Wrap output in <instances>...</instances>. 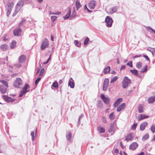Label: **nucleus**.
<instances>
[{"instance_id":"nucleus-1","label":"nucleus","mask_w":155,"mask_h":155,"mask_svg":"<svg viewBox=\"0 0 155 155\" xmlns=\"http://www.w3.org/2000/svg\"><path fill=\"white\" fill-rule=\"evenodd\" d=\"M68 12L66 14V15L63 17L64 19L65 20L68 19L70 17V19H71L72 18H74L76 17L77 15L76 12H75V8H74L73 11L71 15V8L70 7L68 8Z\"/></svg>"},{"instance_id":"nucleus-2","label":"nucleus","mask_w":155,"mask_h":155,"mask_svg":"<svg viewBox=\"0 0 155 155\" xmlns=\"http://www.w3.org/2000/svg\"><path fill=\"white\" fill-rule=\"evenodd\" d=\"M131 81L130 79L126 76L124 78L122 81V87L123 88H125L128 87Z\"/></svg>"},{"instance_id":"nucleus-3","label":"nucleus","mask_w":155,"mask_h":155,"mask_svg":"<svg viewBox=\"0 0 155 155\" xmlns=\"http://www.w3.org/2000/svg\"><path fill=\"white\" fill-rule=\"evenodd\" d=\"M22 84V80L20 78H17L14 82L13 85L16 87L20 88L21 87Z\"/></svg>"},{"instance_id":"nucleus-4","label":"nucleus","mask_w":155,"mask_h":155,"mask_svg":"<svg viewBox=\"0 0 155 155\" xmlns=\"http://www.w3.org/2000/svg\"><path fill=\"white\" fill-rule=\"evenodd\" d=\"M106 25L107 27H111L113 22L112 19L109 16H107L105 19Z\"/></svg>"},{"instance_id":"nucleus-5","label":"nucleus","mask_w":155,"mask_h":155,"mask_svg":"<svg viewBox=\"0 0 155 155\" xmlns=\"http://www.w3.org/2000/svg\"><path fill=\"white\" fill-rule=\"evenodd\" d=\"M117 129L116 124L114 123H111L108 130V132L111 133V134L113 135L114 134L115 131Z\"/></svg>"},{"instance_id":"nucleus-6","label":"nucleus","mask_w":155,"mask_h":155,"mask_svg":"<svg viewBox=\"0 0 155 155\" xmlns=\"http://www.w3.org/2000/svg\"><path fill=\"white\" fill-rule=\"evenodd\" d=\"M49 46V42L47 39L45 38L42 42L41 48L42 50H44L46 48L48 47Z\"/></svg>"},{"instance_id":"nucleus-7","label":"nucleus","mask_w":155,"mask_h":155,"mask_svg":"<svg viewBox=\"0 0 155 155\" xmlns=\"http://www.w3.org/2000/svg\"><path fill=\"white\" fill-rule=\"evenodd\" d=\"M24 0H19L16 5L15 7V8L19 11L22 7L24 5Z\"/></svg>"},{"instance_id":"nucleus-8","label":"nucleus","mask_w":155,"mask_h":155,"mask_svg":"<svg viewBox=\"0 0 155 155\" xmlns=\"http://www.w3.org/2000/svg\"><path fill=\"white\" fill-rule=\"evenodd\" d=\"M109 80L107 78H105L104 81L103 90V91H106L107 90L109 85Z\"/></svg>"},{"instance_id":"nucleus-9","label":"nucleus","mask_w":155,"mask_h":155,"mask_svg":"<svg viewBox=\"0 0 155 155\" xmlns=\"http://www.w3.org/2000/svg\"><path fill=\"white\" fill-rule=\"evenodd\" d=\"M134 137V134L133 133H129L125 137V140L128 141L132 140Z\"/></svg>"},{"instance_id":"nucleus-10","label":"nucleus","mask_w":155,"mask_h":155,"mask_svg":"<svg viewBox=\"0 0 155 155\" xmlns=\"http://www.w3.org/2000/svg\"><path fill=\"white\" fill-rule=\"evenodd\" d=\"M101 97L104 103L106 104H108L109 103L110 101L109 99L105 97L103 94L101 95Z\"/></svg>"},{"instance_id":"nucleus-11","label":"nucleus","mask_w":155,"mask_h":155,"mask_svg":"<svg viewBox=\"0 0 155 155\" xmlns=\"http://www.w3.org/2000/svg\"><path fill=\"white\" fill-rule=\"evenodd\" d=\"M22 32V30L20 28L16 29L14 30L13 33L15 35L20 36Z\"/></svg>"},{"instance_id":"nucleus-12","label":"nucleus","mask_w":155,"mask_h":155,"mask_svg":"<svg viewBox=\"0 0 155 155\" xmlns=\"http://www.w3.org/2000/svg\"><path fill=\"white\" fill-rule=\"evenodd\" d=\"M118 8V7L117 6L113 7L108 9V12L111 14L116 12Z\"/></svg>"},{"instance_id":"nucleus-13","label":"nucleus","mask_w":155,"mask_h":155,"mask_svg":"<svg viewBox=\"0 0 155 155\" xmlns=\"http://www.w3.org/2000/svg\"><path fill=\"white\" fill-rule=\"evenodd\" d=\"M3 97L4 100L8 102H12L15 101V99H12L11 97H9L7 95H4L3 96Z\"/></svg>"},{"instance_id":"nucleus-14","label":"nucleus","mask_w":155,"mask_h":155,"mask_svg":"<svg viewBox=\"0 0 155 155\" xmlns=\"http://www.w3.org/2000/svg\"><path fill=\"white\" fill-rule=\"evenodd\" d=\"M30 87L28 84H25V86L23 88L22 91H23L26 93L29 91Z\"/></svg>"},{"instance_id":"nucleus-15","label":"nucleus","mask_w":155,"mask_h":155,"mask_svg":"<svg viewBox=\"0 0 155 155\" xmlns=\"http://www.w3.org/2000/svg\"><path fill=\"white\" fill-rule=\"evenodd\" d=\"M138 146V144L136 142H133L129 147V149L132 150H134Z\"/></svg>"},{"instance_id":"nucleus-16","label":"nucleus","mask_w":155,"mask_h":155,"mask_svg":"<svg viewBox=\"0 0 155 155\" xmlns=\"http://www.w3.org/2000/svg\"><path fill=\"white\" fill-rule=\"evenodd\" d=\"M6 87L4 86L3 85H0V91L2 94H5L7 91Z\"/></svg>"},{"instance_id":"nucleus-17","label":"nucleus","mask_w":155,"mask_h":155,"mask_svg":"<svg viewBox=\"0 0 155 155\" xmlns=\"http://www.w3.org/2000/svg\"><path fill=\"white\" fill-rule=\"evenodd\" d=\"M148 125V123L146 122H145L141 124L140 126V130L141 131L143 130Z\"/></svg>"},{"instance_id":"nucleus-18","label":"nucleus","mask_w":155,"mask_h":155,"mask_svg":"<svg viewBox=\"0 0 155 155\" xmlns=\"http://www.w3.org/2000/svg\"><path fill=\"white\" fill-rule=\"evenodd\" d=\"M89 6L90 8L94 9L96 6V2L95 1H92L90 2L89 4Z\"/></svg>"},{"instance_id":"nucleus-19","label":"nucleus","mask_w":155,"mask_h":155,"mask_svg":"<svg viewBox=\"0 0 155 155\" xmlns=\"http://www.w3.org/2000/svg\"><path fill=\"white\" fill-rule=\"evenodd\" d=\"M155 101V95L151 96L147 99V101L149 104L153 103Z\"/></svg>"},{"instance_id":"nucleus-20","label":"nucleus","mask_w":155,"mask_h":155,"mask_svg":"<svg viewBox=\"0 0 155 155\" xmlns=\"http://www.w3.org/2000/svg\"><path fill=\"white\" fill-rule=\"evenodd\" d=\"M125 107V104L124 103L120 105L117 108V110L118 112L124 109Z\"/></svg>"},{"instance_id":"nucleus-21","label":"nucleus","mask_w":155,"mask_h":155,"mask_svg":"<svg viewBox=\"0 0 155 155\" xmlns=\"http://www.w3.org/2000/svg\"><path fill=\"white\" fill-rule=\"evenodd\" d=\"M122 98H119L114 103V107H117L118 105L122 102Z\"/></svg>"},{"instance_id":"nucleus-22","label":"nucleus","mask_w":155,"mask_h":155,"mask_svg":"<svg viewBox=\"0 0 155 155\" xmlns=\"http://www.w3.org/2000/svg\"><path fill=\"white\" fill-rule=\"evenodd\" d=\"M26 59V57L25 55H24L20 56L19 58V61L20 63L24 62Z\"/></svg>"},{"instance_id":"nucleus-23","label":"nucleus","mask_w":155,"mask_h":155,"mask_svg":"<svg viewBox=\"0 0 155 155\" xmlns=\"http://www.w3.org/2000/svg\"><path fill=\"white\" fill-rule=\"evenodd\" d=\"M1 49L3 51L7 50L8 48V45L6 44H3L1 45L0 47Z\"/></svg>"},{"instance_id":"nucleus-24","label":"nucleus","mask_w":155,"mask_h":155,"mask_svg":"<svg viewBox=\"0 0 155 155\" xmlns=\"http://www.w3.org/2000/svg\"><path fill=\"white\" fill-rule=\"evenodd\" d=\"M149 117L148 116H145V115L140 114L138 117V119L139 121L145 118H148Z\"/></svg>"},{"instance_id":"nucleus-25","label":"nucleus","mask_w":155,"mask_h":155,"mask_svg":"<svg viewBox=\"0 0 155 155\" xmlns=\"http://www.w3.org/2000/svg\"><path fill=\"white\" fill-rule=\"evenodd\" d=\"M75 6L77 11L81 7V5L80 4V2L78 0H77L75 2Z\"/></svg>"},{"instance_id":"nucleus-26","label":"nucleus","mask_w":155,"mask_h":155,"mask_svg":"<svg viewBox=\"0 0 155 155\" xmlns=\"http://www.w3.org/2000/svg\"><path fill=\"white\" fill-rule=\"evenodd\" d=\"M14 5V3L13 2H8L7 4V8L12 10Z\"/></svg>"},{"instance_id":"nucleus-27","label":"nucleus","mask_w":155,"mask_h":155,"mask_svg":"<svg viewBox=\"0 0 155 155\" xmlns=\"http://www.w3.org/2000/svg\"><path fill=\"white\" fill-rule=\"evenodd\" d=\"M66 137L68 140L69 141L71 140L72 137V134L70 132H67Z\"/></svg>"},{"instance_id":"nucleus-28","label":"nucleus","mask_w":155,"mask_h":155,"mask_svg":"<svg viewBox=\"0 0 155 155\" xmlns=\"http://www.w3.org/2000/svg\"><path fill=\"white\" fill-rule=\"evenodd\" d=\"M130 72L136 76H139V73L137 71L136 69L130 70Z\"/></svg>"},{"instance_id":"nucleus-29","label":"nucleus","mask_w":155,"mask_h":155,"mask_svg":"<svg viewBox=\"0 0 155 155\" xmlns=\"http://www.w3.org/2000/svg\"><path fill=\"white\" fill-rule=\"evenodd\" d=\"M68 86H70L71 88H74V81H69L68 83Z\"/></svg>"},{"instance_id":"nucleus-30","label":"nucleus","mask_w":155,"mask_h":155,"mask_svg":"<svg viewBox=\"0 0 155 155\" xmlns=\"http://www.w3.org/2000/svg\"><path fill=\"white\" fill-rule=\"evenodd\" d=\"M98 130L101 133H104L105 132V129L104 128L101 126L98 127Z\"/></svg>"},{"instance_id":"nucleus-31","label":"nucleus","mask_w":155,"mask_h":155,"mask_svg":"<svg viewBox=\"0 0 155 155\" xmlns=\"http://www.w3.org/2000/svg\"><path fill=\"white\" fill-rule=\"evenodd\" d=\"M97 107L100 108H102L103 107V103L101 101H99L97 104Z\"/></svg>"},{"instance_id":"nucleus-32","label":"nucleus","mask_w":155,"mask_h":155,"mask_svg":"<svg viewBox=\"0 0 155 155\" xmlns=\"http://www.w3.org/2000/svg\"><path fill=\"white\" fill-rule=\"evenodd\" d=\"M110 71V67L109 66H107L104 69V73L105 74H106L109 72Z\"/></svg>"},{"instance_id":"nucleus-33","label":"nucleus","mask_w":155,"mask_h":155,"mask_svg":"<svg viewBox=\"0 0 155 155\" xmlns=\"http://www.w3.org/2000/svg\"><path fill=\"white\" fill-rule=\"evenodd\" d=\"M16 42L15 41H13L10 44V48L12 49L14 48L16 45Z\"/></svg>"},{"instance_id":"nucleus-34","label":"nucleus","mask_w":155,"mask_h":155,"mask_svg":"<svg viewBox=\"0 0 155 155\" xmlns=\"http://www.w3.org/2000/svg\"><path fill=\"white\" fill-rule=\"evenodd\" d=\"M118 77L117 76H115L111 78L110 81V83H112L116 81L118 79Z\"/></svg>"},{"instance_id":"nucleus-35","label":"nucleus","mask_w":155,"mask_h":155,"mask_svg":"<svg viewBox=\"0 0 155 155\" xmlns=\"http://www.w3.org/2000/svg\"><path fill=\"white\" fill-rule=\"evenodd\" d=\"M138 111L139 113L143 112V106L142 105H140L138 107Z\"/></svg>"},{"instance_id":"nucleus-36","label":"nucleus","mask_w":155,"mask_h":155,"mask_svg":"<svg viewBox=\"0 0 155 155\" xmlns=\"http://www.w3.org/2000/svg\"><path fill=\"white\" fill-rule=\"evenodd\" d=\"M147 31H149V32H153L155 34V30H154L153 29L150 27L149 26L147 27Z\"/></svg>"},{"instance_id":"nucleus-37","label":"nucleus","mask_w":155,"mask_h":155,"mask_svg":"<svg viewBox=\"0 0 155 155\" xmlns=\"http://www.w3.org/2000/svg\"><path fill=\"white\" fill-rule=\"evenodd\" d=\"M115 117V116L113 112L111 113L109 116V119L111 120H114Z\"/></svg>"},{"instance_id":"nucleus-38","label":"nucleus","mask_w":155,"mask_h":155,"mask_svg":"<svg viewBox=\"0 0 155 155\" xmlns=\"http://www.w3.org/2000/svg\"><path fill=\"white\" fill-rule=\"evenodd\" d=\"M142 66V63L141 62H139L137 63L136 67L138 69H140Z\"/></svg>"},{"instance_id":"nucleus-39","label":"nucleus","mask_w":155,"mask_h":155,"mask_svg":"<svg viewBox=\"0 0 155 155\" xmlns=\"http://www.w3.org/2000/svg\"><path fill=\"white\" fill-rule=\"evenodd\" d=\"M0 82L3 84L4 85V86L6 87H8V83L6 81L3 80H0Z\"/></svg>"},{"instance_id":"nucleus-40","label":"nucleus","mask_w":155,"mask_h":155,"mask_svg":"<svg viewBox=\"0 0 155 155\" xmlns=\"http://www.w3.org/2000/svg\"><path fill=\"white\" fill-rule=\"evenodd\" d=\"M149 137V134H147L143 137L142 140L143 141L145 140H147L148 138Z\"/></svg>"},{"instance_id":"nucleus-41","label":"nucleus","mask_w":155,"mask_h":155,"mask_svg":"<svg viewBox=\"0 0 155 155\" xmlns=\"http://www.w3.org/2000/svg\"><path fill=\"white\" fill-rule=\"evenodd\" d=\"M74 44L78 47H80L81 46V44L80 43H79L77 40H75L74 41Z\"/></svg>"},{"instance_id":"nucleus-42","label":"nucleus","mask_w":155,"mask_h":155,"mask_svg":"<svg viewBox=\"0 0 155 155\" xmlns=\"http://www.w3.org/2000/svg\"><path fill=\"white\" fill-rule=\"evenodd\" d=\"M89 41V39L88 37H87L85 39L84 44V45H86L88 43V42Z\"/></svg>"},{"instance_id":"nucleus-43","label":"nucleus","mask_w":155,"mask_h":155,"mask_svg":"<svg viewBox=\"0 0 155 155\" xmlns=\"http://www.w3.org/2000/svg\"><path fill=\"white\" fill-rule=\"evenodd\" d=\"M151 130L153 133L155 132V124L152 125L151 127Z\"/></svg>"},{"instance_id":"nucleus-44","label":"nucleus","mask_w":155,"mask_h":155,"mask_svg":"<svg viewBox=\"0 0 155 155\" xmlns=\"http://www.w3.org/2000/svg\"><path fill=\"white\" fill-rule=\"evenodd\" d=\"M61 12H50L49 13V15H58L60 14H61Z\"/></svg>"},{"instance_id":"nucleus-45","label":"nucleus","mask_w":155,"mask_h":155,"mask_svg":"<svg viewBox=\"0 0 155 155\" xmlns=\"http://www.w3.org/2000/svg\"><path fill=\"white\" fill-rule=\"evenodd\" d=\"M147 71V66L146 65L142 68L141 70V72L142 73L144 72Z\"/></svg>"},{"instance_id":"nucleus-46","label":"nucleus","mask_w":155,"mask_h":155,"mask_svg":"<svg viewBox=\"0 0 155 155\" xmlns=\"http://www.w3.org/2000/svg\"><path fill=\"white\" fill-rule=\"evenodd\" d=\"M137 123H134L131 127L132 130H135L137 126Z\"/></svg>"},{"instance_id":"nucleus-47","label":"nucleus","mask_w":155,"mask_h":155,"mask_svg":"<svg viewBox=\"0 0 155 155\" xmlns=\"http://www.w3.org/2000/svg\"><path fill=\"white\" fill-rule=\"evenodd\" d=\"M25 19L23 20L19 23V26L20 27V26H22V25H23L25 23Z\"/></svg>"},{"instance_id":"nucleus-48","label":"nucleus","mask_w":155,"mask_h":155,"mask_svg":"<svg viewBox=\"0 0 155 155\" xmlns=\"http://www.w3.org/2000/svg\"><path fill=\"white\" fill-rule=\"evenodd\" d=\"M57 18V17L55 16H52L51 17V19L52 21L54 22Z\"/></svg>"},{"instance_id":"nucleus-49","label":"nucleus","mask_w":155,"mask_h":155,"mask_svg":"<svg viewBox=\"0 0 155 155\" xmlns=\"http://www.w3.org/2000/svg\"><path fill=\"white\" fill-rule=\"evenodd\" d=\"M31 135L32 137V141H34L35 139V137L34 136V131L31 132Z\"/></svg>"},{"instance_id":"nucleus-50","label":"nucleus","mask_w":155,"mask_h":155,"mask_svg":"<svg viewBox=\"0 0 155 155\" xmlns=\"http://www.w3.org/2000/svg\"><path fill=\"white\" fill-rule=\"evenodd\" d=\"M52 86L54 87H58V84L57 82H54L52 84Z\"/></svg>"},{"instance_id":"nucleus-51","label":"nucleus","mask_w":155,"mask_h":155,"mask_svg":"<svg viewBox=\"0 0 155 155\" xmlns=\"http://www.w3.org/2000/svg\"><path fill=\"white\" fill-rule=\"evenodd\" d=\"M102 120L104 123H107V120L106 118L103 116L102 117Z\"/></svg>"},{"instance_id":"nucleus-52","label":"nucleus","mask_w":155,"mask_h":155,"mask_svg":"<svg viewBox=\"0 0 155 155\" xmlns=\"http://www.w3.org/2000/svg\"><path fill=\"white\" fill-rule=\"evenodd\" d=\"M7 16H8L10 14L11 12L12 11V10L11 9H9L7 8Z\"/></svg>"},{"instance_id":"nucleus-53","label":"nucleus","mask_w":155,"mask_h":155,"mask_svg":"<svg viewBox=\"0 0 155 155\" xmlns=\"http://www.w3.org/2000/svg\"><path fill=\"white\" fill-rule=\"evenodd\" d=\"M127 64V65L129 66L131 68L133 67L132 62V61H130L129 62H128Z\"/></svg>"},{"instance_id":"nucleus-54","label":"nucleus","mask_w":155,"mask_h":155,"mask_svg":"<svg viewBox=\"0 0 155 155\" xmlns=\"http://www.w3.org/2000/svg\"><path fill=\"white\" fill-rule=\"evenodd\" d=\"M41 79V78H38L35 81V84L36 85H37L38 84V82L40 81Z\"/></svg>"},{"instance_id":"nucleus-55","label":"nucleus","mask_w":155,"mask_h":155,"mask_svg":"<svg viewBox=\"0 0 155 155\" xmlns=\"http://www.w3.org/2000/svg\"><path fill=\"white\" fill-rule=\"evenodd\" d=\"M45 71V70L44 68H42L41 69L40 73L39 74V76H41V75H42L43 73H44Z\"/></svg>"},{"instance_id":"nucleus-56","label":"nucleus","mask_w":155,"mask_h":155,"mask_svg":"<svg viewBox=\"0 0 155 155\" xmlns=\"http://www.w3.org/2000/svg\"><path fill=\"white\" fill-rule=\"evenodd\" d=\"M19 11V10L15 8V12L12 14V16H15Z\"/></svg>"},{"instance_id":"nucleus-57","label":"nucleus","mask_w":155,"mask_h":155,"mask_svg":"<svg viewBox=\"0 0 155 155\" xmlns=\"http://www.w3.org/2000/svg\"><path fill=\"white\" fill-rule=\"evenodd\" d=\"M25 94L26 93H25L24 92H23V91H20V93L19 95V97H22L23 96V95Z\"/></svg>"},{"instance_id":"nucleus-58","label":"nucleus","mask_w":155,"mask_h":155,"mask_svg":"<svg viewBox=\"0 0 155 155\" xmlns=\"http://www.w3.org/2000/svg\"><path fill=\"white\" fill-rule=\"evenodd\" d=\"M84 116V115L83 114H81L79 117L78 118V124L79 125L80 124V119L82 117Z\"/></svg>"},{"instance_id":"nucleus-59","label":"nucleus","mask_w":155,"mask_h":155,"mask_svg":"<svg viewBox=\"0 0 155 155\" xmlns=\"http://www.w3.org/2000/svg\"><path fill=\"white\" fill-rule=\"evenodd\" d=\"M50 56H51V55L50 56V57L48 58V59L47 60V61L46 62H45L43 63V64H46L49 61L51 60V57Z\"/></svg>"},{"instance_id":"nucleus-60","label":"nucleus","mask_w":155,"mask_h":155,"mask_svg":"<svg viewBox=\"0 0 155 155\" xmlns=\"http://www.w3.org/2000/svg\"><path fill=\"white\" fill-rule=\"evenodd\" d=\"M143 56L148 61H149L150 60L149 58L147 55H144Z\"/></svg>"},{"instance_id":"nucleus-61","label":"nucleus","mask_w":155,"mask_h":155,"mask_svg":"<svg viewBox=\"0 0 155 155\" xmlns=\"http://www.w3.org/2000/svg\"><path fill=\"white\" fill-rule=\"evenodd\" d=\"M15 65L16 67H17V68H20V67L21 66V64H19V63H18V64H15Z\"/></svg>"},{"instance_id":"nucleus-62","label":"nucleus","mask_w":155,"mask_h":155,"mask_svg":"<svg viewBox=\"0 0 155 155\" xmlns=\"http://www.w3.org/2000/svg\"><path fill=\"white\" fill-rule=\"evenodd\" d=\"M141 55H142L141 54H140L139 55H136L134 56L133 57V58H139V57H140L141 56Z\"/></svg>"},{"instance_id":"nucleus-63","label":"nucleus","mask_w":155,"mask_h":155,"mask_svg":"<svg viewBox=\"0 0 155 155\" xmlns=\"http://www.w3.org/2000/svg\"><path fill=\"white\" fill-rule=\"evenodd\" d=\"M114 152L116 153H119V150L117 149H116L114 150Z\"/></svg>"},{"instance_id":"nucleus-64","label":"nucleus","mask_w":155,"mask_h":155,"mask_svg":"<svg viewBox=\"0 0 155 155\" xmlns=\"http://www.w3.org/2000/svg\"><path fill=\"white\" fill-rule=\"evenodd\" d=\"M8 39V37L6 36H5L4 37L3 41H6Z\"/></svg>"}]
</instances>
